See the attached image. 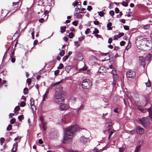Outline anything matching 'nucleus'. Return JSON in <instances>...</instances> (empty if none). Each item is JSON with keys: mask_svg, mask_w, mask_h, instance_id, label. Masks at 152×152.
Returning a JSON list of instances; mask_svg holds the SVG:
<instances>
[{"mask_svg": "<svg viewBox=\"0 0 152 152\" xmlns=\"http://www.w3.org/2000/svg\"><path fill=\"white\" fill-rule=\"evenodd\" d=\"M68 105L65 104H61L59 107V109L61 111L66 110L69 108Z\"/></svg>", "mask_w": 152, "mask_h": 152, "instance_id": "nucleus-8", "label": "nucleus"}, {"mask_svg": "<svg viewBox=\"0 0 152 152\" xmlns=\"http://www.w3.org/2000/svg\"><path fill=\"white\" fill-rule=\"evenodd\" d=\"M90 30V29L89 28H88L86 29V31H85V33L86 34H87L88 33H89V31Z\"/></svg>", "mask_w": 152, "mask_h": 152, "instance_id": "nucleus-57", "label": "nucleus"}, {"mask_svg": "<svg viewBox=\"0 0 152 152\" xmlns=\"http://www.w3.org/2000/svg\"><path fill=\"white\" fill-rule=\"evenodd\" d=\"M52 0H47V2H46L47 3L48 5L50 7H52L54 4V2H53V4H52Z\"/></svg>", "mask_w": 152, "mask_h": 152, "instance_id": "nucleus-16", "label": "nucleus"}, {"mask_svg": "<svg viewBox=\"0 0 152 152\" xmlns=\"http://www.w3.org/2000/svg\"><path fill=\"white\" fill-rule=\"evenodd\" d=\"M151 57V55L150 53L148 54L146 56V58L147 60L149 61Z\"/></svg>", "mask_w": 152, "mask_h": 152, "instance_id": "nucleus-24", "label": "nucleus"}, {"mask_svg": "<svg viewBox=\"0 0 152 152\" xmlns=\"http://www.w3.org/2000/svg\"><path fill=\"white\" fill-rule=\"evenodd\" d=\"M5 140V139L4 137H1L0 139V142L1 145H2L3 143L4 142Z\"/></svg>", "mask_w": 152, "mask_h": 152, "instance_id": "nucleus-28", "label": "nucleus"}, {"mask_svg": "<svg viewBox=\"0 0 152 152\" xmlns=\"http://www.w3.org/2000/svg\"><path fill=\"white\" fill-rule=\"evenodd\" d=\"M84 39V38L82 37H80L78 38V40L80 42L82 41Z\"/></svg>", "mask_w": 152, "mask_h": 152, "instance_id": "nucleus-59", "label": "nucleus"}, {"mask_svg": "<svg viewBox=\"0 0 152 152\" xmlns=\"http://www.w3.org/2000/svg\"><path fill=\"white\" fill-rule=\"evenodd\" d=\"M113 77V84L114 86H115L116 83L119 79V77L116 74V71L115 68H113L112 70Z\"/></svg>", "mask_w": 152, "mask_h": 152, "instance_id": "nucleus-4", "label": "nucleus"}, {"mask_svg": "<svg viewBox=\"0 0 152 152\" xmlns=\"http://www.w3.org/2000/svg\"><path fill=\"white\" fill-rule=\"evenodd\" d=\"M83 13V12H80V11H79V12H78V11H77L76 12H75H75H74V16H78V13Z\"/></svg>", "mask_w": 152, "mask_h": 152, "instance_id": "nucleus-31", "label": "nucleus"}, {"mask_svg": "<svg viewBox=\"0 0 152 152\" xmlns=\"http://www.w3.org/2000/svg\"><path fill=\"white\" fill-rule=\"evenodd\" d=\"M145 84L146 86L148 87H150L151 86V83L148 82L145 83Z\"/></svg>", "mask_w": 152, "mask_h": 152, "instance_id": "nucleus-62", "label": "nucleus"}, {"mask_svg": "<svg viewBox=\"0 0 152 152\" xmlns=\"http://www.w3.org/2000/svg\"><path fill=\"white\" fill-rule=\"evenodd\" d=\"M97 13L99 15L100 17L103 16L104 14V13L102 11L98 12H97Z\"/></svg>", "mask_w": 152, "mask_h": 152, "instance_id": "nucleus-29", "label": "nucleus"}, {"mask_svg": "<svg viewBox=\"0 0 152 152\" xmlns=\"http://www.w3.org/2000/svg\"><path fill=\"white\" fill-rule=\"evenodd\" d=\"M92 85L91 80L88 79H84L82 82L81 84L82 88L83 89H86L90 87Z\"/></svg>", "mask_w": 152, "mask_h": 152, "instance_id": "nucleus-3", "label": "nucleus"}, {"mask_svg": "<svg viewBox=\"0 0 152 152\" xmlns=\"http://www.w3.org/2000/svg\"><path fill=\"white\" fill-rule=\"evenodd\" d=\"M20 109V107L19 106H17L15 107V108L14 109V111H17L19 110Z\"/></svg>", "mask_w": 152, "mask_h": 152, "instance_id": "nucleus-54", "label": "nucleus"}, {"mask_svg": "<svg viewBox=\"0 0 152 152\" xmlns=\"http://www.w3.org/2000/svg\"><path fill=\"white\" fill-rule=\"evenodd\" d=\"M92 7L91 6H88L87 7V10L89 11H91L92 10Z\"/></svg>", "mask_w": 152, "mask_h": 152, "instance_id": "nucleus-49", "label": "nucleus"}, {"mask_svg": "<svg viewBox=\"0 0 152 152\" xmlns=\"http://www.w3.org/2000/svg\"><path fill=\"white\" fill-rule=\"evenodd\" d=\"M112 24L111 22H109L107 25V27L108 28V30H111L112 28L111 27L112 26Z\"/></svg>", "mask_w": 152, "mask_h": 152, "instance_id": "nucleus-21", "label": "nucleus"}, {"mask_svg": "<svg viewBox=\"0 0 152 152\" xmlns=\"http://www.w3.org/2000/svg\"><path fill=\"white\" fill-rule=\"evenodd\" d=\"M142 103L143 104L142 105V107H145L148 104V100L147 98L146 97H145L144 98V100L143 101Z\"/></svg>", "mask_w": 152, "mask_h": 152, "instance_id": "nucleus-13", "label": "nucleus"}, {"mask_svg": "<svg viewBox=\"0 0 152 152\" xmlns=\"http://www.w3.org/2000/svg\"><path fill=\"white\" fill-rule=\"evenodd\" d=\"M78 129V126L77 125L66 128L65 130L63 142L67 143L70 141L74 137L75 132L77 131Z\"/></svg>", "mask_w": 152, "mask_h": 152, "instance_id": "nucleus-2", "label": "nucleus"}, {"mask_svg": "<svg viewBox=\"0 0 152 152\" xmlns=\"http://www.w3.org/2000/svg\"><path fill=\"white\" fill-rule=\"evenodd\" d=\"M65 51L64 50H62L59 53V55L61 56H63L64 54Z\"/></svg>", "mask_w": 152, "mask_h": 152, "instance_id": "nucleus-34", "label": "nucleus"}, {"mask_svg": "<svg viewBox=\"0 0 152 152\" xmlns=\"http://www.w3.org/2000/svg\"><path fill=\"white\" fill-rule=\"evenodd\" d=\"M26 104L24 102H21L20 104V106L21 107H24Z\"/></svg>", "mask_w": 152, "mask_h": 152, "instance_id": "nucleus-52", "label": "nucleus"}, {"mask_svg": "<svg viewBox=\"0 0 152 152\" xmlns=\"http://www.w3.org/2000/svg\"><path fill=\"white\" fill-rule=\"evenodd\" d=\"M111 16H113L114 15V12L113 10H111L109 12Z\"/></svg>", "mask_w": 152, "mask_h": 152, "instance_id": "nucleus-53", "label": "nucleus"}, {"mask_svg": "<svg viewBox=\"0 0 152 152\" xmlns=\"http://www.w3.org/2000/svg\"><path fill=\"white\" fill-rule=\"evenodd\" d=\"M68 152H77V151L74 150L72 149H69L68 150Z\"/></svg>", "mask_w": 152, "mask_h": 152, "instance_id": "nucleus-64", "label": "nucleus"}, {"mask_svg": "<svg viewBox=\"0 0 152 152\" xmlns=\"http://www.w3.org/2000/svg\"><path fill=\"white\" fill-rule=\"evenodd\" d=\"M18 144L17 143H14L12 150V152H16L17 151Z\"/></svg>", "mask_w": 152, "mask_h": 152, "instance_id": "nucleus-14", "label": "nucleus"}, {"mask_svg": "<svg viewBox=\"0 0 152 152\" xmlns=\"http://www.w3.org/2000/svg\"><path fill=\"white\" fill-rule=\"evenodd\" d=\"M122 5L124 7H126L128 6V3L127 2L123 1L122 3Z\"/></svg>", "mask_w": 152, "mask_h": 152, "instance_id": "nucleus-40", "label": "nucleus"}, {"mask_svg": "<svg viewBox=\"0 0 152 152\" xmlns=\"http://www.w3.org/2000/svg\"><path fill=\"white\" fill-rule=\"evenodd\" d=\"M139 121L142 123L141 124H144L146 123L147 121H148V119L146 117H143L142 118L139 119Z\"/></svg>", "mask_w": 152, "mask_h": 152, "instance_id": "nucleus-11", "label": "nucleus"}, {"mask_svg": "<svg viewBox=\"0 0 152 152\" xmlns=\"http://www.w3.org/2000/svg\"><path fill=\"white\" fill-rule=\"evenodd\" d=\"M136 43L142 45H145L147 46H148V41L147 39L146 38L141 37V39L139 40H137Z\"/></svg>", "mask_w": 152, "mask_h": 152, "instance_id": "nucleus-5", "label": "nucleus"}, {"mask_svg": "<svg viewBox=\"0 0 152 152\" xmlns=\"http://www.w3.org/2000/svg\"><path fill=\"white\" fill-rule=\"evenodd\" d=\"M124 148L123 147H121L119 148V151L120 152H124Z\"/></svg>", "mask_w": 152, "mask_h": 152, "instance_id": "nucleus-48", "label": "nucleus"}, {"mask_svg": "<svg viewBox=\"0 0 152 152\" xmlns=\"http://www.w3.org/2000/svg\"><path fill=\"white\" fill-rule=\"evenodd\" d=\"M80 141L83 144H85L89 142L90 139L89 137H85L84 136H81L80 138Z\"/></svg>", "mask_w": 152, "mask_h": 152, "instance_id": "nucleus-7", "label": "nucleus"}, {"mask_svg": "<svg viewBox=\"0 0 152 152\" xmlns=\"http://www.w3.org/2000/svg\"><path fill=\"white\" fill-rule=\"evenodd\" d=\"M74 43L75 44V46H76L77 47H78L80 46V44H79L78 41H75L74 42Z\"/></svg>", "mask_w": 152, "mask_h": 152, "instance_id": "nucleus-37", "label": "nucleus"}, {"mask_svg": "<svg viewBox=\"0 0 152 152\" xmlns=\"http://www.w3.org/2000/svg\"><path fill=\"white\" fill-rule=\"evenodd\" d=\"M141 148V146L140 145L137 146L135 148L134 152H139L140 151Z\"/></svg>", "mask_w": 152, "mask_h": 152, "instance_id": "nucleus-18", "label": "nucleus"}, {"mask_svg": "<svg viewBox=\"0 0 152 152\" xmlns=\"http://www.w3.org/2000/svg\"><path fill=\"white\" fill-rule=\"evenodd\" d=\"M136 73L135 72L129 70L126 72V76L127 78H131L135 76Z\"/></svg>", "mask_w": 152, "mask_h": 152, "instance_id": "nucleus-6", "label": "nucleus"}, {"mask_svg": "<svg viewBox=\"0 0 152 152\" xmlns=\"http://www.w3.org/2000/svg\"><path fill=\"white\" fill-rule=\"evenodd\" d=\"M12 126L11 124H9L7 128V131H10L12 129Z\"/></svg>", "mask_w": 152, "mask_h": 152, "instance_id": "nucleus-39", "label": "nucleus"}, {"mask_svg": "<svg viewBox=\"0 0 152 152\" xmlns=\"http://www.w3.org/2000/svg\"><path fill=\"white\" fill-rule=\"evenodd\" d=\"M74 36V34L71 32L70 33L69 35V37L70 38H72Z\"/></svg>", "mask_w": 152, "mask_h": 152, "instance_id": "nucleus-43", "label": "nucleus"}, {"mask_svg": "<svg viewBox=\"0 0 152 152\" xmlns=\"http://www.w3.org/2000/svg\"><path fill=\"white\" fill-rule=\"evenodd\" d=\"M30 102L31 106L32 107V106H34V100L32 99H30Z\"/></svg>", "mask_w": 152, "mask_h": 152, "instance_id": "nucleus-27", "label": "nucleus"}, {"mask_svg": "<svg viewBox=\"0 0 152 152\" xmlns=\"http://www.w3.org/2000/svg\"><path fill=\"white\" fill-rule=\"evenodd\" d=\"M108 126H107V129L108 131L111 130L112 128V124L111 122L108 123H107Z\"/></svg>", "mask_w": 152, "mask_h": 152, "instance_id": "nucleus-15", "label": "nucleus"}, {"mask_svg": "<svg viewBox=\"0 0 152 152\" xmlns=\"http://www.w3.org/2000/svg\"><path fill=\"white\" fill-rule=\"evenodd\" d=\"M80 2H78L77 1H75L72 3V5L74 7H75L76 5H77L78 4H80Z\"/></svg>", "mask_w": 152, "mask_h": 152, "instance_id": "nucleus-32", "label": "nucleus"}, {"mask_svg": "<svg viewBox=\"0 0 152 152\" xmlns=\"http://www.w3.org/2000/svg\"><path fill=\"white\" fill-rule=\"evenodd\" d=\"M61 122L63 123L64 124H66V118L65 117L63 118L61 120Z\"/></svg>", "mask_w": 152, "mask_h": 152, "instance_id": "nucleus-51", "label": "nucleus"}, {"mask_svg": "<svg viewBox=\"0 0 152 152\" xmlns=\"http://www.w3.org/2000/svg\"><path fill=\"white\" fill-rule=\"evenodd\" d=\"M64 67L63 65L61 64V63L60 64L59 66H58L57 68L58 69H62Z\"/></svg>", "mask_w": 152, "mask_h": 152, "instance_id": "nucleus-42", "label": "nucleus"}, {"mask_svg": "<svg viewBox=\"0 0 152 152\" xmlns=\"http://www.w3.org/2000/svg\"><path fill=\"white\" fill-rule=\"evenodd\" d=\"M115 132V131L114 129H113L112 130V131L110 132V134L109 135V137H108V139L109 140L110 139V137L111 136V135Z\"/></svg>", "mask_w": 152, "mask_h": 152, "instance_id": "nucleus-25", "label": "nucleus"}, {"mask_svg": "<svg viewBox=\"0 0 152 152\" xmlns=\"http://www.w3.org/2000/svg\"><path fill=\"white\" fill-rule=\"evenodd\" d=\"M33 32H32L31 34L32 35V39H34V28L32 29Z\"/></svg>", "mask_w": 152, "mask_h": 152, "instance_id": "nucleus-55", "label": "nucleus"}, {"mask_svg": "<svg viewBox=\"0 0 152 152\" xmlns=\"http://www.w3.org/2000/svg\"><path fill=\"white\" fill-rule=\"evenodd\" d=\"M139 60L141 63H144L145 60L144 57L142 56L139 57Z\"/></svg>", "mask_w": 152, "mask_h": 152, "instance_id": "nucleus-20", "label": "nucleus"}, {"mask_svg": "<svg viewBox=\"0 0 152 152\" xmlns=\"http://www.w3.org/2000/svg\"><path fill=\"white\" fill-rule=\"evenodd\" d=\"M138 109L140 111L143 113H145L147 112V110L145 109L139 108Z\"/></svg>", "mask_w": 152, "mask_h": 152, "instance_id": "nucleus-36", "label": "nucleus"}, {"mask_svg": "<svg viewBox=\"0 0 152 152\" xmlns=\"http://www.w3.org/2000/svg\"><path fill=\"white\" fill-rule=\"evenodd\" d=\"M69 56H64L63 58V61L64 62L65 61L69 58Z\"/></svg>", "mask_w": 152, "mask_h": 152, "instance_id": "nucleus-33", "label": "nucleus"}, {"mask_svg": "<svg viewBox=\"0 0 152 152\" xmlns=\"http://www.w3.org/2000/svg\"><path fill=\"white\" fill-rule=\"evenodd\" d=\"M94 151L96 152H100V151H102V149L99 150V149H98L96 148H94Z\"/></svg>", "mask_w": 152, "mask_h": 152, "instance_id": "nucleus-45", "label": "nucleus"}, {"mask_svg": "<svg viewBox=\"0 0 152 152\" xmlns=\"http://www.w3.org/2000/svg\"><path fill=\"white\" fill-rule=\"evenodd\" d=\"M31 80L30 78H28L26 80V82L28 83V85H29L30 84Z\"/></svg>", "mask_w": 152, "mask_h": 152, "instance_id": "nucleus-47", "label": "nucleus"}, {"mask_svg": "<svg viewBox=\"0 0 152 152\" xmlns=\"http://www.w3.org/2000/svg\"><path fill=\"white\" fill-rule=\"evenodd\" d=\"M62 80L51 84L50 87H53L56 86L55 90V94L53 97V100L56 103H60L63 102L64 100V98L61 96L63 94V88L61 85H58Z\"/></svg>", "mask_w": 152, "mask_h": 152, "instance_id": "nucleus-1", "label": "nucleus"}, {"mask_svg": "<svg viewBox=\"0 0 152 152\" xmlns=\"http://www.w3.org/2000/svg\"><path fill=\"white\" fill-rule=\"evenodd\" d=\"M15 119L14 118H13L11 119L10 121V123L11 124H13L15 121Z\"/></svg>", "mask_w": 152, "mask_h": 152, "instance_id": "nucleus-35", "label": "nucleus"}, {"mask_svg": "<svg viewBox=\"0 0 152 152\" xmlns=\"http://www.w3.org/2000/svg\"><path fill=\"white\" fill-rule=\"evenodd\" d=\"M7 71L6 70H3L1 73L0 74L1 75V74H3L4 75L6 74Z\"/></svg>", "mask_w": 152, "mask_h": 152, "instance_id": "nucleus-63", "label": "nucleus"}, {"mask_svg": "<svg viewBox=\"0 0 152 152\" xmlns=\"http://www.w3.org/2000/svg\"><path fill=\"white\" fill-rule=\"evenodd\" d=\"M80 4H78L77 6V7L75 9V11L76 12L78 10H79L81 8V3L80 2Z\"/></svg>", "mask_w": 152, "mask_h": 152, "instance_id": "nucleus-22", "label": "nucleus"}, {"mask_svg": "<svg viewBox=\"0 0 152 152\" xmlns=\"http://www.w3.org/2000/svg\"><path fill=\"white\" fill-rule=\"evenodd\" d=\"M42 127L44 131H45L47 128L46 124L45 122L42 123Z\"/></svg>", "mask_w": 152, "mask_h": 152, "instance_id": "nucleus-26", "label": "nucleus"}, {"mask_svg": "<svg viewBox=\"0 0 152 152\" xmlns=\"http://www.w3.org/2000/svg\"><path fill=\"white\" fill-rule=\"evenodd\" d=\"M49 93V91H46L45 92L44 94L42 96V101H45V99H47L48 96L47 95Z\"/></svg>", "mask_w": 152, "mask_h": 152, "instance_id": "nucleus-12", "label": "nucleus"}, {"mask_svg": "<svg viewBox=\"0 0 152 152\" xmlns=\"http://www.w3.org/2000/svg\"><path fill=\"white\" fill-rule=\"evenodd\" d=\"M115 12L116 13H118L119 12V10L118 8L116 7L115 8Z\"/></svg>", "mask_w": 152, "mask_h": 152, "instance_id": "nucleus-60", "label": "nucleus"}, {"mask_svg": "<svg viewBox=\"0 0 152 152\" xmlns=\"http://www.w3.org/2000/svg\"><path fill=\"white\" fill-rule=\"evenodd\" d=\"M149 26L148 25H146L144 26V28L145 29H148L149 28Z\"/></svg>", "mask_w": 152, "mask_h": 152, "instance_id": "nucleus-61", "label": "nucleus"}, {"mask_svg": "<svg viewBox=\"0 0 152 152\" xmlns=\"http://www.w3.org/2000/svg\"><path fill=\"white\" fill-rule=\"evenodd\" d=\"M84 106L83 104H82L80 107L77 109V113H79L83 109Z\"/></svg>", "mask_w": 152, "mask_h": 152, "instance_id": "nucleus-17", "label": "nucleus"}, {"mask_svg": "<svg viewBox=\"0 0 152 152\" xmlns=\"http://www.w3.org/2000/svg\"><path fill=\"white\" fill-rule=\"evenodd\" d=\"M87 67L86 66H84L82 68H81L79 69L80 71L82 70V71H85L87 69Z\"/></svg>", "mask_w": 152, "mask_h": 152, "instance_id": "nucleus-44", "label": "nucleus"}, {"mask_svg": "<svg viewBox=\"0 0 152 152\" xmlns=\"http://www.w3.org/2000/svg\"><path fill=\"white\" fill-rule=\"evenodd\" d=\"M66 26H61L60 27L61 32L62 33H63L66 31Z\"/></svg>", "mask_w": 152, "mask_h": 152, "instance_id": "nucleus-19", "label": "nucleus"}, {"mask_svg": "<svg viewBox=\"0 0 152 152\" xmlns=\"http://www.w3.org/2000/svg\"><path fill=\"white\" fill-rule=\"evenodd\" d=\"M28 91L27 88H25L23 89V93L24 94H26Z\"/></svg>", "mask_w": 152, "mask_h": 152, "instance_id": "nucleus-56", "label": "nucleus"}, {"mask_svg": "<svg viewBox=\"0 0 152 152\" xmlns=\"http://www.w3.org/2000/svg\"><path fill=\"white\" fill-rule=\"evenodd\" d=\"M125 43V41H122L120 42V45L121 46H124Z\"/></svg>", "mask_w": 152, "mask_h": 152, "instance_id": "nucleus-58", "label": "nucleus"}, {"mask_svg": "<svg viewBox=\"0 0 152 152\" xmlns=\"http://www.w3.org/2000/svg\"><path fill=\"white\" fill-rule=\"evenodd\" d=\"M65 70L68 73L71 69V67L70 66H67L65 68Z\"/></svg>", "mask_w": 152, "mask_h": 152, "instance_id": "nucleus-23", "label": "nucleus"}, {"mask_svg": "<svg viewBox=\"0 0 152 152\" xmlns=\"http://www.w3.org/2000/svg\"><path fill=\"white\" fill-rule=\"evenodd\" d=\"M59 72V70H57L55 71L54 72V75L56 76L57 75Z\"/></svg>", "mask_w": 152, "mask_h": 152, "instance_id": "nucleus-46", "label": "nucleus"}, {"mask_svg": "<svg viewBox=\"0 0 152 152\" xmlns=\"http://www.w3.org/2000/svg\"><path fill=\"white\" fill-rule=\"evenodd\" d=\"M136 130L137 133L140 134H142L144 132V129L140 127V126H137Z\"/></svg>", "mask_w": 152, "mask_h": 152, "instance_id": "nucleus-9", "label": "nucleus"}, {"mask_svg": "<svg viewBox=\"0 0 152 152\" xmlns=\"http://www.w3.org/2000/svg\"><path fill=\"white\" fill-rule=\"evenodd\" d=\"M99 30L96 28H95L94 29V31H93V33L94 34H96L98 33H99Z\"/></svg>", "mask_w": 152, "mask_h": 152, "instance_id": "nucleus-41", "label": "nucleus"}, {"mask_svg": "<svg viewBox=\"0 0 152 152\" xmlns=\"http://www.w3.org/2000/svg\"><path fill=\"white\" fill-rule=\"evenodd\" d=\"M106 71L105 68L104 66H101L99 67L98 72L99 73L103 74L105 73L106 72Z\"/></svg>", "mask_w": 152, "mask_h": 152, "instance_id": "nucleus-10", "label": "nucleus"}, {"mask_svg": "<svg viewBox=\"0 0 152 152\" xmlns=\"http://www.w3.org/2000/svg\"><path fill=\"white\" fill-rule=\"evenodd\" d=\"M14 49H13L11 51V53L10 55V56L11 58L13 57L14 53Z\"/></svg>", "mask_w": 152, "mask_h": 152, "instance_id": "nucleus-30", "label": "nucleus"}, {"mask_svg": "<svg viewBox=\"0 0 152 152\" xmlns=\"http://www.w3.org/2000/svg\"><path fill=\"white\" fill-rule=\"evenodd\" d=\"M72 24L73 25H74L75 26H76L77 25V21H74L72 22Z\"/></svg>", "mask_w": 152, "mask_h": 152, "instance_id": "nucleus-50", "label": "nucleus"}, {"mask_svg": "<svg viewBox=\"0 0 152 152\" xmlns=\"http://www.w3.org/2000/svg\"><path fill=\"white\" fill-rule=\"evenodd\" d=\"M24 118V116L23 115H21L18 116V118L19 120V121H21L22 119H23Z\"/></svg>", "mask_w": 152, "mask_h": 152, "instance_id": "nucleus-38", "label": "nucleus"}]
</instances>
